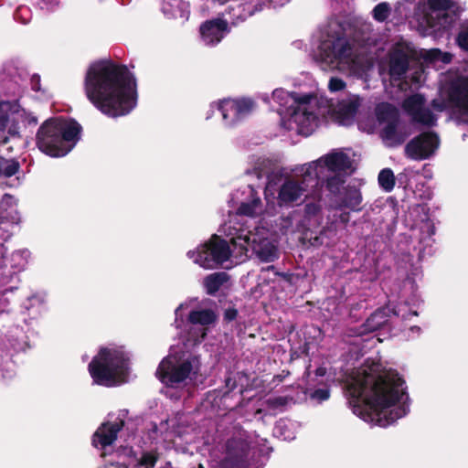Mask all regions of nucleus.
I'll return each instance as SVG.
<instances>
[{
  "instance_id": "f257e3e1",
  "label": "nucleus",
  "mask_w": 468,
  "mask_h": 468,
  "mask_svg": "<svg viewBox=\"0 0 468 468\" xmlns=\"http://www.w3.org/2000/svg\"><path fill=\"white\" fill-rule=\"evenodd\" d=\"M404 384L405 380L397 371L387 370L379 364L373 365L346 386L348 402L356 415L385 428L409 411L405 404L391 409L406 395Z\"/></svg>"
},
{
  "instance_id": "f03ea898",
  "label": "nucleus",
  "mask_w": 468,
  "mask_h": 468,
  "mask_svg": "<svg viewBox=\"0 0 468 468\" xmlns=\"http://www.w3.org/2000/svg\"><path fill=\"white\" fill-rule=\"evenodd\" d=\"M90 101L112 118L126 116L138 103L137 80L124 64L101 58L90 64Z\"/></svg>"
},
{
  "instance_id": "7ed1b4c3",
  "label": "nucleus",
  "mask_w": 468,
  "mask_h": 468,
  "mask_svg": "<svg viewBox=\"0 0 468 468\" xmlns=\"http://www.w3.org/2000/svg\"><path fill=\"white\" fill-rule=\"evenodd\" d=\"M20 221V215L16 209V201L11 195L5 194L0 200V295L16 289L19 282V273L28 264L31 253L27 249L15 250L7 253L5 242L12 236L14 225ZM8 303L0 300V314H3Z\"/></svg>"
},
{
  "instance_id": "20e7f679",
  "label": "nucleus",
  "mask_w": 468,
  "mask_h": 468,
  "mask_svg": "<svg viewBox=\"0 0 468 468\" xmlns=\"http://www.w3.org/2000/svg\"><path fill=\"white\" fill-rule=\"evenodd\" d=\"M80 126L72 120L51 118L47 120L37 133V145L51 157L65 156L80 138Z\"/></svg>"
},
{
  "instance_id": "39448f33",
  "label": "nucleus",
  "mask_w": 468,
  "mask_h": 468,
  "mask_svg": "<svg viewBox=\"0 0 468 468\" xmlns=\"http://www.w3.org/2000/svg\"><path fill=\"white\" fill-rule=\"evenodd\" d=\"M90 375L97 385L112 388L128 382L130 361L124 352L107 347L90 362Z\"/></svg>"
},
{
  "instance_id": "423d86ee",
  "label": "nucleus",
  "mask_w": 468,
  "mask_h": 468,
  "mask_svg": "<svg viewBox=\"0 0 468 468\" xmlns=\"http://www.w3.org/2000/svg\"><path fill=\"white\" fill-rule=\"evenodd\" d=\"M37 118L16 102H0V153L9 154L24 145L18 123L36 124Z\"/></svg>"
},
{
  "instance_id": "0eeeda50",
  "label": "nucleus",
  "mask_w": 468,
  "mask_h": 468,
  "mask_svg": "<svg viewBox=\"0 0 468 468\" xmlns=\"http://www.w3.org/2000/svg\"><path fill=\"white\" fill-rule=\"evenodd\" d=\"M187 255L201 267L214 269L229 260L231 250L226 239L213 234L197 251L190 250Z\"/></svg>"
},
{
  "instance_id": "6e6552de",
  "label": "nucleus",
  "mask_w": 468,
  "mask_h": 468,
  "mask_svg": "<svg viewBox=\"0 0 468 468\" xmlns=\"http://www.w3.org/2000/svg\"><path fill=\"white\" fill-rule=\"evenodd\" d=\"M375 114L379 123H386L380 132L383 140L389 142L391 146H399L406 141L407 133L398 130L399 112L396 106L380 102L375 108Z\"/></svg>"
},
{
  "instance_id": "1a4fd4ad",
  "label": "nucleus",
  "mask_w": 468,
  "mask_h": 468,
  "mask_svg": "<svg viewBox=\"0 0 468 468\" xmlns=\"http://www.w3.org/2000/svg\"><path fill=\"white\" fill-rule=\"evenodd\" d=\"M440 143V137L435 132H422L407 143L404 154L410 160H427L435 154Z\"/></svg>"
},
{
  "instance_id": "9d476101",
  "label": "nucleus",
  "mask_w": 468,
  "mask_h": 468,
  "mask_svg": "<svg viewBox=\"0 0 468 468\" xmlns=\"http://www.w3.org/2000/svg\"><path fill=\"white\" fill-rule=\"evenodd\" d=\"M250 447L243 440H229L224 459L211 465V468H252L250 465Z\"/></svg>"
},
{
  "instance_id": "9b49d317",
  "label": "nucleus",
  "mask_w": 468,
  "mask_h": 468,
  "mask_svg": "<svg viewBox=\"0 0 468 468\" xmlns=\"http://www.w3.org/2000/svg\"><path fill=\"white\" fill-rule=\"evenodd\" d=\"M192 370L193 365L188 359L178 365H174L171 360L165 358L157 367L156 376L165 385L174 387L188 378Z\"/></svg>"
},
{
  "instance_id": "f8f14e48",
  "label": "nucleus",
  "mask_w": 468,
  "mask_h": 468,
  "mask_svg": "<svg viewBox=\"0 0 468 468\" xmlns=\"http://www.w3.org/2000/svg\"><path fill=\"white\" fill-rule=\"evenodd\" d=\"M256 103L250 98L223 100L218 110L227 125H234L248 117L255 109Z\"/></svg>"
},
{
  "instance_id": "ddd939ff",
  "label": "nucleus",
  "mask_w": 468,
  "mask_h": 468,
  "mask_svg": "<svg viewBox=\"0 0 468 468\" xmlns=\"http://www.w3.org/2000/svg\"><path fill=\"white\" fill-rule=\"evenodd\" d=\"M230 32L229 22L222 18L204 21L199 27V35L205 45L215 47Z\"/></svg>"
},
{
  "instance_id": "4468645a",
  "label": "nucleus",
  "mask_w": 468,
  "mask_h": 468,
  "mask_svg": "<svg viewBox=\"0 0 468 468\" xmlns=\"http://www.w3.org/2000/svg\"><path fill=\"white\" fill-rule=\"evenodd\" d=\"M264 4L261 1H248L245 3H235L228 6L225 13L229 16L230 26L237 27L246 21L257 12L262 10Z\"/></svg>"
},
{
  "instance_id": "2eb2a0df",
  "label": "nucleus",
  "mask_w": 468,
  "mask_h": 468,
  "mask_svg": "<svg viewBox=\"0 0 468 468\" xmlns=\"http://www.w3.org/2000/svg\"><path fill=\"white\" fill-rule=\"evenodd\" d=\"M290 95L293 100V105L290 107V115L294 122H314L316 115L314 112L308 110V106L314 96L313 94L299 95L296 92H292Z\"/></svg>"
},
{
  "instance_id": "dca6fc26",
  "label": "nucleus",
  "mask_w": 468,
  "mask_h": 468,
  "mask_svg": "<svg viewBox=\"0 0 468 468\" xmlns=\"http://www.w3.org/2000/svg\"><path fill=\"white\" fill-rule=\"evenodd\" d=\"M449 100L463 114L468 116V76L458 77L451 83Z\"/></svg>"
},
{
  "instance_id": "f3484780",
  "label": "nucleus",
  "mask_w": 468,
  "mask_h": 468,
  "mask_svg": "<svg viewBox=\"0 0 468 468\" xmlns=\"http://www.w3.org/2000/svg\"><path fill=\"white\" fill-rule=\"evenodd\" d=\"M123 426L124 421L122 420L102 424V426L93 434L92 444L95 447L101 446V448L112 445L117 439L118 432L123 428Z\"/></svg>"
},
{
  "instance_id": "a211bd4d",
  "label": "nucleus",
  "mask_w": 468,
  "mask_h": 468,
  "mask_svg": "<svg viewBox=\"0 0 468 468\" xmlns=\"http://www.w3.org/2000/svg\"><path fill=\"white\" fill-rule=\"evenodd\" d=\"M363 197L356 186H347L340 192L337 199V208H349L352 211L362 210Z\"/></svg>"
},
{
  "instance_id": "6ab92c4d",
  "label": "nucleus",
  "mask_w": 468,
  "mask_h": 468,
  "mask_svg": "<svg viewBox=\"0 0 468 468\" xmlns=\"http://www.w3.org/2000/svg\"><path fill=\"white\" fill-rule=\"evenodd\" d=\"M305 189L297 182L287 179L281 186L278 193L279 206H289L296 202L303 195Z\"/></svg>"
},
{
  "instance_id": "aec40b11",
  "label": "nucleus",
  "mask_w": 468,
  "mask_h": 468,
  "mask_svg": "<svg viewBox=\"0 0 468 468\" xmlns=\"http://www.w3.org/2000/svg\"><path fill=\"white\" fill-rule=\"evenodd\" d=\"M410 56L400 48L393 49L389 54V75L395 80H400L408 71Z\"/></svg>"
},
{
  "instance_id": "412c9836",
  "label": "nucleus",
  "mask_w": 468,
  "mask_h": 468,
  "mask_svg": "<svg viewBox=\"0 0 468 468\" xmlns=\"http://www.w3.org/2000/svg\"><path fill=\"white\" fill-rule=\"evenodd\" d=\"M322 161L324 165L327 167L329 171L334 173L346 172L352 166L350 157L343 152L331 153L319 160V162Z\"/></svg>"
},
{
  "instance_id": "4be33fe9",
  "label": "nucleus",
  "mask_w": 468,
  "mask_h": 468,
  "mask_svg": "<svg viewBox=\"0 0 468 468\" xmlns=\"http://www.w3.org/2000/svg\"><path fill=\"white\" fill-rule=\"evenodd\" d=\"M390 316V310L388 307L378 308L361 325V333H373L382 328Z\"/></svg>"
},
{
  "instance_id": "5701e85b",
  "label": "nucleus",
  "mask_w": 468,
  "mask_h": 468,
  "mask_svg": "<svg viewBox=\"0 0 468 468\" xmlns=\"http://www.w3.org/2000/svg\"><path fill=\"white\" fill-rule=\"evenodd\" d=\"M331 54L327 55L331 59L347 61L352 58L353 46L345 37H338L330 45Z\"/></svg>"
},
{
  "instance_id": "b1692460",
  "label": "nucleus",
  "mask_w": 468,
  "mask_h": 468,
  "mask_svg": "<svg viewBox=\"0 0 468 468\" xmlns=\"http://www.w3.org/2000/svg\"><path fill=\"white\" fill-rule=\"evenodd\" d=\"M20 169V164L14 158L0 159V185L16 186L20 184L18 177L13 179L12 184H8L6 179L16 175Z\"/></svg>"
},
{
  "instance_id": "393cba45",
  "label": "nucleus",
  "mask_w": 468,
  "mask_h": 468,
  "mask_svg": "<svg viewBox=\"0 0 468 468\" xmlns=\"http://www.w3.org/2000/svg\"><path fill=\"white\" fill-rule=\"evenodd\" d=\"M358 108V100L342 101L338 103L335 114L340 123L346 124L354 120Z\"/></svg>"
},
{
  "instance_id": "a878e982",
  "label": "nucleus",
  "mask_w": 468,
  "mask_h": 468,
  "mask_svg": "<svg viewBox=\"0 0 468 468\" xmlns=\"http://www.w3.org/2000/svg\"><path fill=\"white\" fill-rule=\"evenodd\" d=\"M229 275L225 271L215 272L204 279V286L208 295H215L220 287L229 281Z\"/></svg>"
},
{
  "instance_id": "bb28decb",
  "label": "nucleus",
  "mask_w": 468,
  "mask_h": 468,
  "mask_svg": "<svg viewBox=\"0 0 468 468\" xmlns=\"http://www.w3.org/2000/svg\"><path fill=\"white\" fill-rule=\"evenodd\" d=\"M217 314L211 309L192 310L188 321L192 324L210 325L217 321Z\"/></svg>"
},
{
  "instance_id": "cd10ccee",
  "label": "nucleus",
  "mask_w": 468,
  "mask_h": 468,
  "mask_svg": "<svg viewBox=\"0 0 468 468\" xmlns=\"http://www.w3.org/2000/svg\"><path fill=\"white\" fill-rule=\"evenodd\" d=\"M425 104V99L423 95L416 93L409 96L403 101L402 107L405 112L410 116V118L420 111Z\"/></svg>"
},
{
  "instance_id": "c85d7f7f",
  "label": "nucleus",
  "mask_w": 468,
  "mask_h": 468,
  "mask_svg": "<svg viewBox=\"0 0 468 468\" xmlns=\"http://www.w3.org/2000/svg\"><path fill=\"white\" fill-rule=\"evenodd\" d=\"M411 121L427 127H432L436 125L437 118L431 109L423 107L411 117Z\"/></svg>"
},
{
  "instance_id": "c756f323",
  "label": "nucleus",
  "mask_w": 468,
  "mask_h": 468,
  "mask_svg": "<svg viewBox=\"0 0 468 468\" xmlns=\"http://www.w3.org/2000/svg\"><path fill=\"white\" fill-rule=\"evenodd\" d=\"M322 205L320 200H313L311 202H307L304 205V219L312 220L316 223L319 219L322 218Z\"/></svg>"
},
{
  "instance_id": "7c9ffc66",
  "label": "nucleus",
  "mask_w": 468,
  "mask_h": 468,
  "mask_svg": "<svg viewBox=\"0 0 468 468\" xmlns=\"http://www.w3.org/2000/svg\"><path fill=\"white\" fill-rule=\"evenodd\" d=\"M378 184L387 192H390L395 186L394 173L390 168H384L378 174Z\"/></svg>"
},
{
  "instance_id": "2f4dec72",
  "label": "nucleus",
  "mask_w": 468,
  "mask_h": 468,
  "mask_svg": "<svg viewBox=\"0 0 468 468\" xmlns=\"http://www.w3.org/2000/svg\"><path fill=\"white\" fill-rule=\"evenodd\" d=\"M257 254L259 258L265 262L273 261L277 258L276 248L270 242L261 246L259 250H257Z\"/></svg>"
},
{
  "instance_id": "473e14b6",
  "label": "nucleus",
  "mask_w": 468,
  "mask_h": 468,
  "mask_svg": "<svg viewBox=\"0 0 468 468\" xmlns=\"http://www.w3.org/2000/svg\"><path fill=\"white\" fill-rule=\"evenodd\" d=\"M390 11V6L387 2L379 3L373 9V17L378 22H384L388 18Z\"/></svg>"
},
{
  "instance_id": "72a5a7b5",
  "label": "nucleus",
  "mask_w": 468,
  "mask_h": 468,
  "mask_svg": "<svg viewBox=\"0 0 468 468\" xmlns=\"http://www.w3.org/2000/svg\"><path fill=\"white\" fill-rule=\"evenodd\" d=\"M158 461L157 451L144 452L138 460L137 465L145 468H154Z\"/></svg>"
},
{
  "instance_id": "f704fd0d",
  "label": "nucleus",
  "mask_w": 468,
  "mask_h": 468,
  "mask_svg": "<svg viewBox=\"0 0 468 468\" xmlns=\"http://www.w3.org/2000/svg\"><path fill=\"white\" fill-rule=\"evenodd\" d=\"M344 183L345 180L340 175H335L326 179L325 186L330 193L336 195L340 194V188Z\"/></svg>"
},
{
  "instance_id": "c9c22d12",
  "label": "nucleus",
  "mask_w": 468,
  "mask_h": 468,
  "mask_svg": "<svg viewBox=\"0 0 468 468\" xmlns=\"http://www.w3.org/2000/svg\"><path fill=\"white\" fill-rule=\"evenodd\" d=\"M288 399L287 397H275V398H270L266 400V404L270 410H276L279 408H282L287 405Z\"/></svg>"
},
{
  "instance_id": "e433bc0d",
  "label": "nucleus",
  "mask_w": 468,
  "mask_h": 468,
  "mask_svg": "<svg viewBox=\"0 0 468 468\" xmlns=\"http://www.w3.org/2000/svg\"><path fill=\"white\" fill-rule=\"evenodd\" d=\"M310 398L317 400L318 402L327 400L330 398V389L327 388H317L310 394Z\"/></svg>"
},
{
  "instance_id": "4c0bfd02",
  "label": "nucleus",
  "mask_w": 468,
  "mask_h": 468,
  "mask_svg": "<svg viewBox=\"0 0 468 468\" xmlns=\"http://www.w3.org/2000/svg\"><path fill=\"white\" fill-rule=\"evenodd\" d=\"M346 88V82L337 77H332L328 83V89L332 92L342 90Z\"/></svg>"
},
{
  "instance_id": "58836bf2",
  "label": "nucleus",
  "mask_w": 468,
  "mask_h": 468,
  "mask_svg": "<svg viewBox=\"0 0 468 468\" xmlns=\"http://www.w3.org/2000/svg\"><path fill=\"white\" fill-rule=\"evenodd\" d=\"M239 214L244 215V216H254L257 212L255 208L253 207V204H250V202H243L239 207Z\"/></svg>"
},
{
  "instance_id": "ea45409f",
  "label": "nucleus",
  "mask_w": 468,
  "mask_h": 468,
  "mask_svg": "<svg viewBox=\"0 0 468 468\" xmlns=\"http://www.w3.org/2000/svg\"><path fill=\"white\" fill-rule=\"evenodd\" d=\"M456 41L462 49L468 51V31L463 30L459 32Z\"/></svg>"
},
{
  "instance_id": "a19ab883",
  "label": "nucleus",
  "mask_w": 468,
  "mask_h": 468,
  "mask_svg": "<svg viewBox=\"0 0 468 468\" xmlns=\"http://www.w3.org/2000/svg\"><path fill=\"white\" fill-rule=\"evenodd\" d=\"M224 382H225V388H226L224 395L229 394V392L233 391L237 388L236 378L234 377H232L231 373H229L225 378Z\"/></svg>"
},
{
  "instance_id": "79ce46f5",
  "label": "nucleus",
  "mask_w": 468,
  "mask_h": 468,
  "mask_svg": "<svg viewBox=\"0 0 468 468\" xmlns=\"http://www.w3.org/2000/svg\"><path fill=\"white\" fill-rule=\"evenodd\" d=\"M238 314L239 312L235 307H229L224 311L223 319L225 322L230 323L237 319Z\"/></svg>"
},
{
  "instance_id": "37998d69",
  "label": "nucleus",
  "mask_w": 468,
  "mask_h": 468,
  "mask_svg": "<svg viewBox=\"0 0 468 468\" xmlns=\"http://www.w3.org/2000/svg\"><path fill=\"white\" fill-rule=\"evenodd\" d=\"M448 0H429L433 9L446 10L449 8Z\"/></svg>"
},
{
  "instance_id": "c03bdc74",
  "label": "nucleus",
  "mask_w": 468,
  "mask_h": 468,
  "mask_svg": "<svg viewBox=\"0 0 468 468\" xmlns=\"http://www.w3.org/2000/svg\"><path fill=\"white\" fill-rule=\"evenodd\" d=\"M443 52H441L440 49L438 48H434V49H431L429 51V54H428V57L427 58L431 60V61H439L440 59V57H441Z\"/></svg>"
},
{
  "instance_id": "a18cd8bd",
  "label": "nucleus",
  "mask_w": 468,
  "mask_h": 468,
  "mask_svg": "<svg viewBox=\"0 0 468 468\" xmlns=\"http://www.w3.org/2000/svg\"><path fill=\"white\" fill-rule=\"evenodd\" d=\"M313 174H314V176H315V178H314V180L315 181V185H317V184H318V179H317V171H316V167H315V168H313L312 166H310V167L306 170V172H305V174H304V178H305L306 176H312V175H313Z\"/></svg>"
},
{
  "instance_id": "49530a36",
  "label": "nucleus",
  "mask_w": 468,
  "mask_h": 468,
  "mask_svg": "<svg viewBox=\"0 0 468 468\" xmlns=\"http://www.w3.org/2000/svg\"><path fill=\"white\" fill-rule=\"evenodd\" d=\"M452 54H450L448 52H443L441 57H440L439 61H441V62L447 64V63H450L452 61Z\"/></svg>"
},
{
  "instance_id": "de8ad7c7",
  "label": "nucleus",
  "mask_w": 468,
  "mask_h": 468,
  "mask_svg": "<svg viewBox=\"0 0 468 468\" xmlns=\"http://www.w3.org/2000/svg\"><path fill=\"white\" fill-rule=\"evenodd\" d=\"M339 218L342 223L346 224L349 221L350 214L348 212H344L340 215Z\"/></svg>"
},
{
  "instance_id": "09e8293b",
  "label": "nucleus",
  "mask_w": 468,
  "mask_h": 468,
  "mask_svg": "<svg viewBox=\"0 0 468 468\" xmlns=\"http://www.w3.org/2000/svg\"><path fill=\"white\" fill-rule=\"evenodd\" d=\"M300 350H301V353L305 355V356H308V352H309V343L308 342H304V344L300 346Z\"/></svg>"
},
{
  "instance_id": "8fccbe9b",
  "label": "nucleus",
  "mask_w": 468,
  "mask_h": 468,
  "mask_svg": "<svg viewBox=\"0 0 468 468\" xmlns=\"http://www.w3.org/2000/svg\"><path fill=\"white\" fill-rule=\"evenodd\" d=\"M250 204H253V207L255 208V210L257 209L258 207L261 206V198L260 197H257V198H254L251 202H250Z\"/></svg>"
},
{
  "instance_id": "3c124183",
  "label": "nucleus",
  "mask_w": 468,
  "mask_h": 468,
  "mask_svg": "<svg viewBox=\"0 0 468 468\" xmlns=\"http://www.w3.org/2000/svg\"><path fill=\"white\" fill-rule=\"evenodd\" d=\"M325 372H326V369L324 367H318L316 370H315V373L317 376H320V377H323L325 375Z\"/></svg>"
},
{
  "instance_id": "603ef678",
  "label": "nucleus",
  "mask_w": 468,
  "mask_h": 468,
  "mask_svg": "<svg viewBox=\"0 0 468 468\" xmlns=\"http://www.w3.org/2000/svg\"><path fill=\"white\" fill-rule=\"evenodd\" d=\"M282 373H284V371H282ZM289 374H290V372H289V371H287L286 375H283V374L277 375V376L275 377V379H277L279 382H282V381H283L284 378H285L287 375H289Z\"/></svg>"
},
{
  "instance_id": "864d4df0",
  "label": "nucleus",
  "mask_w": 468,
  "mask_h": 468,
  "mask_svg": "<svg viewBox=\"0 0 468 468\" xmlns=\"http://www.w3.org/2000/svg\"><path fill=\"white\" fill-rule=\"evenodd\" d=\"M289 0H274V2L278 5H283Z\"/></svg>"
},
{
  "instance_id": "5fc2aeb1",
  "label": "nucleus",
  "mask_w": 468,
  "mask_h": 468,
  "mask_svg": "<svg viewBox=\"0 0 468 468\" xmlns=\"http://www.w3.org/2000/svg\"><path fill=\"white\" fill-rule=\"evenodd\" d=\"M84 85H85V88L88 87V72L86 73L85 78H84Z\"/></svg>"
},
{
  "instance_id": "6e6d98bb",
  "label": "nucleus",
  "mask_w": 468,
  "mask_h": 468,
  "mask_svg": "<svg viewBox=\"0 0 468 468\" xmlns=\"http://www.w3.org/2000/svg\"><path fill=\"white\" fill-rule=\"evenodd\" d=\"M13 348H14V350H15V351H20V350H22V349H23V347H22V346H16V345H13Z\"/></svg>"
},
{
  "instance_id": "4d7b16f0",
  "label": "nucleus",
  "mask_w": 468,
  "mask_h": 468,
  "mask_svg": "<svg viewBox=\"0 0 468 468\" xmlns=\"http://www.w3.org/2000/svg\"><path fill=\"white\" fill-rule=\"evenodd\" d=\"M157 430H158V428H157V424H156V423H153L152 431H153L154 432H157Z\"/></svg>"
},
{
  "instance_id": "13d9d810",
  "label": "nucleus",
  "mask_w": 468,
  "mask_h": 468,
  "mask_svg": "<svg viewBox=\"0 0 468 468\" xmlns=\"http://www.w3.org/2000/svg\"><path fill=\"white\" fill-rule=\"evenodd\" d=\"M282 92H283V91H282V90L280 91V90H276L273 92V96H274V97H278V96H279V94H280V93H282Z\"/></svg>"
},
{
  "instance_id": "bf43d9fd",
  "label": "nucleus",
  "mask_w": 468,
  "mask_h": 468,
  "mask_svg": "<svg viewBox=\"0 0 468 468\" xmlns=\"http://www.w3.org/2000/svg\"><path fill=\"white\" fill-rule=\"evenodd\" d=\"M409 315H416V316H417V315H418V313H417L416 311H414V312H410V313L409 314Z\"/></svg>"
},
{
  "instance_id": "052dcab7",
  "label": "nucleus",
  "mask_w": 468,
  "mask_h": 468,
  "mask_svg": "<svg viewBox=\"0 0 468 468\" xmlns=\"http://www.w3.org/2000/svg\"><path fill=\"white\" fill-rule=\"evenodd\" d=\"M433 233H434V227L432 226L431 227V234H433Z\"/></svg>"
},
{
  "instance_id": "680f3d73",
  "label": "nucleus",
  "mask_w": 468,
  "mask_h": 468,
  "mask_svg": "<svg viewBox=\"0 0 468 468\" xmlns=\"http://www.w3.org/2000/svg\"><path fill=\"white\" fill-rule=\"evenodd\" d=\"M12 377V374H9L6 378H11Z\"/></svg>"
},
{
  "instance_id": "e2e57ef3",
  "label": "nucleus",
  "mask_w": 468,
  "mask_h": 468,
  "mask_svg": "<svg viewBox=\"0 0 468 468\" xmlns=\"http://www.w3.org/2000/svg\"><path fill=\"white\" fill-rule=\"evenodd\" d=\"M123 468H127L126 466H124Z\"/></svg>"
}]
</instances>
